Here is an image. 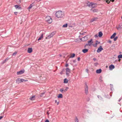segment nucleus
I'll return each instance as SVG.
<instances>
[{
    "instance_id": "nucleus-1",
    "label": "nucleus",
    "mask_w": 122,
    "mask_h": 122,
    "mask_svg": "<svg viewBox=\"0 0 122 122\" xmlns=\"http://www.w3.org/2000/svg\"><path fill=\"white\" fill-rule=\"evenodd\" d=\"M55 15L58 18H61L63 17L64 16V14L63 12L59 10L56 12Z\"/></svg>"
},
{
    "instance_id": "nucleus-2",
    "label": "nucleus",
    "mask_w": 122,
    "mask_h": 122,
    "mask_svg": "<svg viewBox=\"0 0 122 122\" xmlns=\"http://www.w3.org/2000/svg\"><path fill=\"white\" fill-rule=\"evenodd\" d=\"M27 80H25L23 79H20V78H18L16 80V83L19 84L24 81H27Z\"/></svg>"
},
{
    "instance_id": "nucleus-3",
    "label": "nucleus",
    "mask_w": 122,
    "mask_h": 122,
    "mask_svg": "<svg viewBox=\"0 0 122 122\" xmlns=\"http://www.w3.org/2000/svg\"><path fill=\"white\" fill-rule=\"evenodd\" d=\"M46 20L49 23H51L52 21V19L49 16H47L46 18Z\"/></svg>"
},
{
    "instance_id": "nucleus-4",
    "label": "nucleus",
    "mask_w": 122,
    "mask_h": 122,
    "mask_svg": "<svg viewBox=\"0 0 122 122\" xmlns=\"http://www.w3.org/2000/svg\"><path fill=\"white\" fill-rule=\"evenodd\" d=\"M87 42L88 43L86 44L84 46L85 48H86V46H90L92 45V44L93 43L92 39H91L90 40L88 41Z\"/></svg>"
},
{
    "instance_id": "nucleus-5",
    "label": "nucleus",
    "mask_w": 122,
    "mask_h": 122,
    "mask_svg": "<svg viewBox=\"0 0 122 122\" xmlns=\"http://www.w3.org/2000/svg\"><path fill=\"white\" fill-rule=\"evenodd\" d=\"M69 88L68 87H66V89H64V88H61L60 89V91L61 92L63 93H65L67 91V90Z\"/></svg>"
},
{
    "instance_id": "nucleus-6",
    "label": "nucleus",
    "mask_w": 122,
    "mask_h": 122,
    "mask_svg": "<svg viewBox=\"0 0 122 122\" xmlns=\"http://www.w3.org/2000/svg\"><path fill=\"white\" fill-rule=\"evenodd\" d=\"M55 32H53L50 34L49 35H48L46 38V39H49L53 36L55 35Z\"/></svg>"
},
{
    "instance_id": "nucleus-7",
    "label": "nucleus",
    "mask_w": 122,
    "mask_h": 122,
    "mask_svg": "<svg viewBox=\"0 0 122 122\" xmlns=\"http://www.w3.org/2000/svg\"><path fill=\"white\" fill-rule=\"evenodd\" d=\"M96 4H94L92 2L90 3L89 2L87 3V5L89 7H91L92 8L95 7L94 5H95Z\"/></svg>"
},
{
    "instance_id": "nucleus-8",
    "label": "nucleus",
    "mask_w": 122,
    "mask_h": 122,
    "mask_svg": "<svg viewBox=\"0 0 122 122\" xmlns=\"http://www.w3.org/2000/svg\"><path fill=\"white\" fill-rule=\"evenodd\" d=\"M85 93L86 95H87L88 94V87L87 86V84H85Z\"/></svg>"
},
{
    "instance_id": "nucleus-9",
    "label": "nucleus",
    "mask_w": 122,
    "mask_h": 122,
    "mask_svg": "<svg viewBox=\"0 0 122 122\" xmlns=\"http://www.w3.org/2000/svg\"><path fill=\"white\" fill-rule=\"evenodd\" d=\"M66 75L67 76L69 75V73L70 72V69L68 68H67L66 69Z\"/></svg>"
},
{
    "instance_id": "nucleus-10",
    "label": "nucleus",
    "mask_w": 122,
    "mask_h": 122,
    "mask_svg": "<svg viewBox=\"0 0 122 122\" xmlns=\"http://www.w3.org/2000/svg\"><path fill=\"white\" fill-rule=\"evenodd\" d=\"M103 50L101 46H100L98 49L97 51V52L99 53Z\"/></svg>"
},
{
    "instance_id": "nucleus-11",
    "label": "nucleus",
    "mask_w": 122,
    "mask_h": 122,
    "mask_svg": "<svg viewBox=\"0 0 122 122\" xmlns=\"http://www.w3.org/2000/svg\"><path fill=\"white\" fill-rule=\"evenodd\" d=\"M25 72L24 70H20L17 72V75H20L23 74Z\"/></svg>"
},
{
    "instance_id": "nucleus-12",
    "label": "nucleus",
    "mask_w": 122,
    "mask_h": 122,
    "mask_svg": "<svg viewBox=\"0 0 122 122\" xmlns=\"http://www.w3.org/2000/svg\"><path fill=\"white\" fill-rule=\"evenodd\" d=\"M32 51V48H28L27 52L28 53H30Z\"/></svg>"
},
{
    "instance_id": "nucleus-13",
    "label": "nucleus",
    "mask_w": 122,
    "mask_h": 122,
    "mask_svg": "<svg viewBox=\"0 0 122 122\" xmlns=\"http://www.w3.org/2000/svg\"><path fill=\"white\" fill-rule=\"evenodd\" d=\"M109 68L110 70H112V69L114 68L115 66L113 65H112L109 66Z\"/></svg>"
},
{
    "instance_id": "nucleus-14",
    "label": "nucleus",
    "mask_w": 122,
    "mask_h": 122,
    "mask_svg": "<svg viewBox=\"0 0 122 122\" xmlns=\"http://www.w3.org/2000/svg\"><path fill=\"white\" fill-rule=\"evenodd\" d=\"M81 39L83 41H84L87 39V37L86 36H85L84 37L82 38Z\"/></svg>"
},
{
    "instance_id": "nucleus-15",
    "label": "nucleus",
    "mask_w": 122,
    "mask_h": 122,
    "mask_svg": "<svg viewBox=\"0 0 122 122\" xmlns=\"http://www.w3.org/2000/svg\"><path fill=\"white\" fill-rule=\"evenodd\" d=\"M98 18L97 17L93 18L91 19V22H93L95 21Z\"/></svg>"
},
{
    "instance_id": "nucleus-16",
    "label": "nucleus",
    "mask_w": 122,
    "mask_h": 122,
    "mask_svg": "<svg viewBox=\"0 0 122 122\" xmlns=\"http://www.w3.org/2000/svg\"><path fill=\"white\" fill-rule=\"evenodd\" d=\"M16 9H21L20 7H19L18 5H15L14 6Z\"/></svg>"
},
{
    "instance_id": "nucleus-17",
    "label": "nucleus",
    "mask_w": 122,
    "mask_h": 122,
    "mask_svg": "<svg viewBox=\"0 0 122 122\" xmlns=\"http://www.w3.org/2000/svg\"><path fill=\"white\" fill-rule=\"evenodd\" d=\"M35 99V96H33L31 97L30 98V99L31 100H34Z\"/></svg>"
},
{
    "instance_id": "nucleus-18",
    "label": "nucleus",
    "mask_w": 122,
    "mask_h": 122,
    "mask_svg": "<svg viewBox=\"0 0 122 122\" xmlns=\"http://www.w3.org/2000/svg\"><path fill=\"white\" fill-rule=\"evenodd\" d=\"M102 71V70L101 69L97 70H96V72L97 73H101Z\"/></svg>"
},
{
    "instance_id": "nucleus-19",
    "label": "nucleus",
    "mask_w": 122,
    "mask_h": 122,
    "mask_svg": "<svg viewBox=\"0 0 122 122\" xmlns=\"http://www.w3.org/2000/svg\"><path fill=\"white\" fill-rule=\"evenodd\" d=\"M88 50L87 49H83L82 51L84 53H86L88 51Z\"/></svg>"
},
{
    "instance_id": "nucleus-20",
    "label": "nucleus",
    "mask_w": 122,
    "mask_h": 122,
    "mask_svg": "<svg viewBox=\"0 0 122 122\" xmlns=\"http://www.w3.org/2000/svg\"><path fill=\"white\" fill-rule=\"evenodd\" d=\"M103 35V34L102 32H99V34H98V36L100 37H101Z\"/></svg>"
},
{
    "instance_id": "nucleus-21",
    "label": "nucleus",
    "mask_w": 122,
    "mask_h": 122,
    "mask_svg": "<svg viewBox=\"0 0 122 122\" xmlns=\"http://www.w3.org/2000/svg\"><path fill=\"white\" fill-rule=\"evenodd\" d=\"M116 33H114L113 35L111 37V39L114 38L115 36Z\"/></svg>"
},
{
    "instance_id": "nucleus-22",
    "label": "nucleus",
    "mask_w": 122,
    "mask_h": 122,
    "mask_svg": "<svg viewBox=\"0 0 122 122\" xmlns=\"http://www.w3.org/2000/svg\"><path fill=\"white\" fill-rule=\"evenodd\" d=\"M59 98H62L63 97V96L62 94H59L57 96Z\"/></svg>"
},
{
    "instance_id": "nucleus-23",
    "label": "nucleus",
    "mask_w": 122,
    "mask_h": 122,
    "mask_svg": "<svg viewBox=\"0 0 122 122\" xmlns=\"http://www.w3.org/2000/svg\"><path fill=\"white\" fill-rule=\"evenodd\" d=\"M33 4H32L30 5L29 7L28 8V10H30L31 8L33 6V5H32Z\"/></svg>"
},
{
    "instance_id": "nucleus-24",
    "label": "nucleus",
    "mask_w": 122,
    "mask_h": 122,
    "mask_svg": "<svg viewBox=\"0 0 122 122\" xmlns=\"http://www.w3.org/2000/svg\"><path fill=\"white\" fill-rule=\"evenodd\" d=\"M43 34H42L41 35V36L39 37V39H38V40L39 41L43 37Z\"/></svg>"
},
{
    "instance_id": "nucleus-25",
    "label": "nucleus",
    "mask_w": 122,
    "mask_h": 122,
    "mask_svg": "<svg viewBox=\"0 0 122 122\" xmlns=\"http://www.w3.org/2000/svg\"><path fill=\"white\" fill-rule=\"evenodd\" d=\"M68 81V79H67L65 78L64 80V83H67Z\"/></svg>"
},
{
    "instance_id": "nucleus-26",
    "label": "nucleus",
    "mask_w": 122,
    "mask_h": 122,
    "mask_svg": "<svg viewBox=\"0 0 122 122\" xmlns=\"http://www.w3.org/2000/svg\"><path fill=\"white\" fill-rule=\"evenodd\" d=\"M75 54L74 53L73 54H72L70 56V58H73L75 57Z\"/></svg>"
},
{
    "instance_id": "nucleus-27",
    "label": "nucleus",
    "mask_w": 122,
    "mask_h": 122,
    "mask_svg": "<svg viewBox=\"0 0 122 122\" xmlns=\"http://www.w3.org/2000/svg\"><path fill=\"white\" fill-rule=\"evenodd\" d=\"M121 58H122V55L120 54L118 56V58L119 59Z\"/></svg>"
},
{
    "instance_id": "nucleus-28",
    "label": "nucleus",
    "mask_w": 122,
    "mask_h": 122,
    "mask_svg": "<svg viewBox=\"0 0 122 122\" xmlns=\"http://www.w3.org/2000/svg\"><path fill=\"white\" fill-rule=\"evenodd\" d=\"M17 51H15L13 53V54L12 55L13 56H15L16 55V54H17Z\"/></svg>"
},
{
    "instance_id": "nucleus-29",
    "label": "nucleus",
    "mask_w": 122,
    "mask_h": 122,
    "mask_svg": "<svg viewBox=\"0 0 122 122\" xmlns=\"http://www.w3.org/2000/svg\"><path fill=\"white\" fill-rule=\"evenodd\" d=\"M67 26V24H65L63 25L62 26V27H66Z\"/></svg>"
},
{
    "instance_id": "nucleus-30",
    "label": "nucleus",
    "mask_w": 122,
    "mask_h": 122,
    "mask_svg": "<svg viewBox=\"0 0 122 122\" xmlns=\"http://www.w3.org/2000/svg\"><path fill=\"white\" fill-rule=\"evenodd\" d=\"M45 94L44 92H43L42 93H41L40 94V96L41 97H42L43 96V95Z\"/></svg>"
},
{
    "instance_id": "nucleus-31",
    "label": "nucleus",
    "mask_w": 122,
    "mask_h": 122,
    "mask_svg": "<svg viewBox=\"0 0 122 122\" xmlns=\"http://www.w3.org/2000/svg\"><path fill=\"white\" fill-rule=\"evenodd\" d=\"M16 3L18 4H19L20 3V0H17L16 1Z\"/></svg>"
},
{
    "instance_id": "nucleus-32",
    "label": "nucleus",
    "mask_w": 122,
    "mask_h": 122,
    "mask_svg": "<svg viewBox=\"0 0 122 122\" xmlns=\"http://www.w3.org/2000/svg\"><path fill=\"white\" fill-rule=\"evenodd\" d=\"M97 97L100 100H102V98L101 97V96H100L98 95L97 96Z\"/></svg>"
},
{
    "instance_id": "nucleus-33",
    "label": "nucleus",
    "mask_w": 122,
    "mask_h": 122,
    "mask_svg": "<svg viewBox=\"0 0 122 122\" xmlns=\"http://www.w3.org/2000/svg\"><path fill=\"white\" fill-rule=\"evenodd\" d=\"M97 42H96L95 44L93 45V46L94 47H96L97 46Z\"/></svg>"
},
{
    "instance_id": "nucleus-34",
    "label": "nucleus",
    "mask_w": 122,
    "mask_h": 122,
    "mask_svg": "<svg viewBox=\"0 0 122 122\" xmlns=\"http://www.w3.org/2000/svg\"><path fill=\"white\" fill-rule=\"evenodd\" d=\"M75 122H78V120L77 117H76V118L75 121Z\"/></svg>"
},
{
    "instance_id": "nucleus-35",
    "label": "nucleus",
    "mask_w": 122,
    "mask_h": 122,
    "mask_svg": "<svg viewBox=\"0 0 122 122\" xmlns=\"http://www.w3.org/2000/svg\"><path fill=\"white\" fill-rule=\"evenodd\" d=\"M118 38V37L116 36L114 38V41H116V40Z\"/></svg>"
},
{
    "instance_id": "nucleus-36",
    "label": "nucleus",
    "mask_w": 122,
    "mask_h": 122,
    "mask_svg": "<svg viewBox=\"0 0 122 122\" xmlns=\"http://www.w3.org/2000/svg\"><path fill=\"white\" fill-rule=\"evenodd\" d=\"M6 61V59L4 61H3L2 62V64H3L4 63H5V62Z\"/></svg>"
},
{
    "instance_id": "nucleus-37",
    "label": "nucleus",
    "mask_w": 122,
    "mask_h": 122,
    "mask_svg": "<svg viewBox=\"0 0 122 122\" xmlns=\"http://www.w3.org/2000/svg\"><path fill=\"white\" fill-rule=\"evenodd\" d=\"M98 36V35L97 34H96L95 35V37L96 38Z\"/></svg>"
},
{
    "instance_id": "nucleus-38",
    "label": "nucleus",
    "mask_w": 122,
    "mask_h": 122,
    "mask_svg": "<svg viewBox=\"0 0 122 122\" xmlns=\"http://www.w3.org/2000/svg\"><path fill=\"white\" fill-rule=\"evenodd\" d=\"M108 42L109 43L111 44L112 42V41L111 40H109L108 41Z\"/></svg>"
},
{
    "instance_id": "nucleus-39",
    "label": "nucleus",
    "mask_w": 122,
    "mask_h": 122,
    "mask_svg": "<svg viewBox=\"0 0 122 122\" xmlns=\"http://www.w3.org/2000/svg\"><path fill=\"white\" fill-rule=\"evenodd\" d=\"M80 57H78L77 58V60L78 61H80Z\"/></svg>"
},
{
    "instance_id": "nucleus-40",
    "label": "nucleus",
    "mask_w": 122,
    "mask_h": 122,
    "mask_svg": "<svg viewBox=\"0 0 122 122\" xmlns=\"http://www.w3.org/2000/svg\"><path fill=\"white\" fill-rule=\"evenodd\" d=\"M68 66V63H66V65L65 66L66 67H67Z\"/></svg>"
},
{
    "instance_id": "nucleus-41",
    "label": "nucleus",
    "mask_w": 122,
    "mask_h": 122,
    "mask_svg": "<svg viewBox=\"0 0 122 122\" xmlns=\"http://www.w3.org/2000/svg\"><path fill=\"white\" fill-rule=\"evenodd\" d=\"M45 122H49V120H48L47 119L45 121Z\"/></svg>"
},
{
    "instance_id": "nucleus-42",
    "label": "nucleus",
    "mask_w": 122,
    "mask_h": 122,
    "mask_svg": "<svg viewBox=\"0 0 122 122\" xmlns=\"http://www.w3.org/2000/svg\"><path fill=\"white\" fill-rule=\"evenodd\" d=\"M96 41V42H97V44H99L100 43V42L98 41Z\"/></svg>"
},
{
    "instance_id": "nucleus-43",
    "label": "nucleus",
    "mask_w": 122,
    "mask_h": 122,
    "mask_svg": "<svg viewBox=\"0 0 122 122\" xmlns=\"http://www.w3.org/2000/svg\"><path fill=\"white\" fill-rule=\"evenodd\" d=\"M3 117V116H1L0 117V120Z\"/></svg>"
},
{
    "instance_id": "nucleus-44",
    "label": "nucleus",
    "mask_w": 122,
    "mask_h": 122,
    "mask_svg": "<svg viewBox=\"0 0 122 122\" xmlns=\"http://www.w3.org/2000/svg\"><path fill=\"white\" fill-rule=\"evenodd\" d=\"M93 60L94 61H95L96 60V58H94L93 59Z\"/></svg>"
},
{
    "instance_id": "nucleus-45",
    "label": "nucleus",
    "mask_w": 122,
    "mask_h": 122,
    "mask_svg": "<svg viewBox=\"0 0 122 122\" xmlns=\"http://www.w3.org/2000/svg\"><path fill=\"white\" fill-rule=\"evenodd\" d=\"M14 13H15V15H17V12H14Z\"/></svg>"
},
{
    "instance_id": "nucleus-46",
    "label": "nucleus",
    "mask_w": 122,
    "mask_h": 122,
    "mask_svg": "<svg viewBox=\"0 0 122 122\" xmlns=\"http://www.w3.org/2000/svg\"><path fill=\"white\" fill-rule=\"evenodd\" d=\"M117 29L118 30H119L120 29V27H119L117 28Z\"/></svg>"
},
{
    "instance_id": "nucleus-47",
    "label": "nucleus",
    "mask_w": 122,
    "mask_h": 122,
    "mask_svg": "<svg viewBox=\"0 0 122 122\" xmlns=\"http://www.w3.org/2000/svg\"><path fill=\"white\" fill-rule=\"evenodd\" d=\"M114 0H111V1H110V2H109V3L110 2V1H111L112 2H113L114 1Z\"/></svg>"
},
{
    "instance_id": "nucleus-48",
    "label": "nucleus",
    "mask_w": 122,
    "mask_h": 122,
    "mask_svg": "<svg viewBox=\"0 0 122 122\" xmlns=\"http://www.w3.org/2000/svg\"><path fill=\"white\" fill-rule=\"evenodd\" d=\"M73 61L74 63H75L76 62V60H73Z\"/></svg>"
},
{
    "instance_id": "nucleus-49",
    "label": "nucleus",
    "mask_w": 122,
    "mask_h": 122,
    "mask_svg": "<svg viewBox=\"0 0 122 122\" xmlns=\"http://www.w3.org/2000/svg\"><path fill=\"white\" fill-rule=\"evenodd\" d=\"M63 71H61L60 72V74H62V73Z\"/></svg>"
},
{
    "instance_id": "nucleus-50",
    "label": "nucleus",
    "mask_w": 122,
    "mask_h": 122,
    "mask_svg": "<svg viewBox=\"0 0 122 122\" xmlns=\"http://www.w3.org/2000/svg\"><path fill=\"white\" fill-rule=\"evenodd\" d=\"M94 64L95 65H97L98 64V63H95Z\"/></svg>"
},
{
    "instance_id": "nucleus-51",
    "label": "nucleus",
    "mask_w": 122,
    "mask_h": 122,
    "mask_svg": "<svg viewBox=\"0 0 122 122\" xmlns=\"http://www.w3.org/2000/svg\"><path fill=\"white\" fill-rule=\"evenodd\" d=\"M59 102H57V105H58L59 104Z\"/></svg>"
},
{
    "instance_id": "nucleus-52",
    "label": "nucleus",
    "mask_w": 122,
    "mask_h": 122,
    "mask_svg": "<svg viewBox=\"0 0 122 122\" xmlns=\"http://www.w3.org/2000/svg\"><path fill=\"white\" fill-rule=\"evenodd\" d=\"M47 115H48L49 114V112H47Z\"/></svg>"
},
{
    "instance_id": "nucleus-53",
    "label": "nucleus",
    "mask_w": 122,
    "mask_h": 122,
    "mask_svg": "<svg viewBox=\"0 0 122 122\" xmlns=\"http://www.w3.org/2000/svg\"><path fill=\"white\" fill-rule=\"evenodd\" d=\"M102 77H101H101H100V78H100V79H102Z\"/></svg>"
},
{
    "instance_id": "nucleus-54",
    "label": "nucleus",
    "mask_w": 122,
    "mask_h": 122,
    "mask_svg": "<svg viewBox=\"0 0 122 122\" xmlns=\"http://www.w3.org/2000/svg\"><path fill=\"white\" fill-rule=\"evenodd\" d=\"M121 99H122V98H121V99H120L118 101L120 102V100H121Z\"/></svg>"
},
{
    "instance_id": "nucleus-55",
    "label": "nucleus",
    "mask_w": 122,
    "mask_h": 122,
    "mask_svg": "<svg viewBox=\"0 0 122 122\" xmlns=\"http://www.w3.org/2000/svg\"><path fill=\"white\" fill-rule=\"evenodd\" d=\"M55 102L56 103V102H57V100H55Z\"/></svg>"
},
{
    "instance_id": "nucleus-56",
    "label": "nucleus",
    "mask_w": 122,
    "mask_h": 122,
    "mask_svg": "<svg viewBox=\"0 0 122 122\" xmlns=\"http://www.w3.org/2000/svg\"><path fill=\"white\" fill-rule=\"evenodd\" d=\"M120 59H119L118 60V61H120Z\"/></svg>"
},
{
    "instance_id": "nucleus-57",
    "label": "nucleus",
    "mask_w": 122,
    "mask_h": 122,
    "mask_svg": "<svg viewBox=\"0 0 122 122\" xmlns=\"http://www.w3.org/2000/svg\"><path fill=\"white\" fill-rule=\"evenodd\" d=\"M6 60H8V58H6Z\"/></svg>"
},
{
    "instance_id": "nucleus-58",
    "label": "nucleus",
    "mask_w": 122,
    "mask_h": 122,
    "mask_svg": "<svg viewBox=\"0 0 122 122\" xmlns=\"http://www.w3.org/2000/svg\"><path fill=\"white\" fill-rule=\"evenodd\" d=\"M88 71V70H87L86 71Z\"/></svg>"
},
{
    "instance_id": "nucleus-59",
    "label": "nucleus",
    "mask_w": 122,
    "mask_h": 122,
    "mask_svg": "<svg viewBox=\"0 0 122 122\" xmlns=\"http://www.w3.org/2000/svg\"><path fill=\"white\" fill-rule=\"evenodd\" d=\"M88 71V70H87L86 71Z\"/></svg>"
},
{
    "instance_id": "nucleus-60",
    "label": "nucleus",
    "mask_w": 122,
    "mask_h": 122,
    "mask_svg": "<svg viewBox=\"0 0 122 122\" xmlns=\"http://www.w3.org/2000/svg\"><path fill=\"white\" fill-rule=\"evenodd\" d=\"M89 99H90L89 98Z\"/></svg>"
}]
</instances>
